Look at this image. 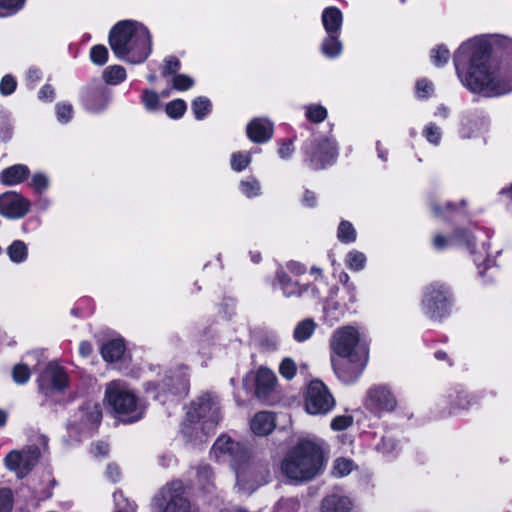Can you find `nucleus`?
I'll return each mask as SVG.
<instances>
[{"mask_svg": "<svg viewBox=\"0 0 512 512\" xmlns=\"http://www.w3.org/2000/svg\"><path fill=\"white\" fill-rule=\"evenodd\" d=\"M492 44L483 38L463 42L455 51L453 63L463 85L472 93L495 98L512 92V63L492 69Z\"/></svg>", "mask_w": 512, "mask_h": 512, "instance_id": "obj_1", "label": "nucleus"}, {"mask_svg": "<svg viewBox=\"0 0 512 512\" xmlns=\"http://www.w3.org/2000/svg\"><path fill=\"white\" fill-rule=\"evenodd\" d=\"M108 43L114 56L131 64H141L152 52L149 29L135 20H121L109 31Z\"/></svg>", "mask_w": 512, "mask_h": 512, "instance_id": "obj_2", "label": "nucleus"}, {"mask_svg": "<svg viewBox=\"0 0 512 512\" xmlns=\"http://www.w3.org/2000/svg\"><path fill=\"white\" fill-rule=\"evenodd\" d=\"M217 458L230 457L234 461L236 485L244 493H251L267 481L268 471L250 458L248 450L228 436H220L212 447Z\"/></svg>", "mask_w": 512, "mask_h": 512, "instance_id": "obj_3", "label": "nucleus"}, {"mask_svg": "<svg viewBox=\"0 0 512 512\" xmlns=\"http://www.w3.org/2000/svg\"><path fill=\"white\" fill-rule=\"evenodd\" d=\"M321 447L309 439H300L280 462V473L288 481L303 483L318 476L323 468Z\"/></svg>", "mask_w": 512, "mask_h": 512, "instance_id": "obj_4", "label": "nucleus"}, {"mask_svg": "<svg viewBox=\"0 0 512 512\" xmlns=\"http://www.w3.org/2000/svg\"><path fill=\"white\" fill-rule=\"evenodd\" d=\"M219 420L217 398L211 394H203L191 402L183 432L191 441L202 442L213 431Z\"/></svg>", "mask_w": 512, "mask_h": 512, "instance_id": "obj_5", "label": "nucleus"}, {"mask_svg": "<svg viewBox=\"0 0 512 512\" xmlns=\"http://www.w3.org/2000/svg\"><path fill=\"white\" fill-rule=\"evenodd\" d=\"M341 287L337 285L327 286L326 295L322 292V303L325 317L337 320L344 317L346 312L352 313L351 306L356 302V288L350 281V276L341 271L338 277Z\"/></svg>", "mask_w": 512, "mask_h": 512, "instance_id": "obj_6", "label": "nucleus"}, {"mask_svg": "<svg viewBox=\"0 0 512 512\" xmlns=\"http://www.w3.org/2000/svg\"><path fill=\"white\" fill-rule=\"evenodd\" d=\"M105 396L121 421L135 422L142 418L144 406L123 381L110 382L106 387Z\"/></svg>", "mask_w": 512, "mask_h": 512, "instance_id": "obj_7", "label": "nucleus"}, {"mask_svg": "<svg viewBox=\"0 0 512 512\" xmlns=\"http://www.w3.org/2000/svg\"><path fill=\"white\" fill-rule=\"evenodd\" d=\"M303 162L318 171L333 165L338 158V144L328 136H313L301 146Z\"/></svg>", "mask_w": 512, "mask_h": 512, "instance_id": "obj_8", "label": "nucleus"}, {"mask_svg": "<svg viewBox=\"0 0 512 512\" xmlns=\"http://www.w3.org/2000/svg\"><path fill=\"white\" fill-rule=\"evenodd\" d=\"M455 298L451 288L442 282H433L425 286L421 300L424 314L432 320H441L451 316Z\"/></svg>", "mask_w": 512, "mask_h": 512, "instance_id": "obj_9", "label": "nucleus"}, {"mask_svg": "<svg viewBox=\"0 0 512 512\" xmlns=\"http://www.w3.org/2000/svg\"><path fill=\"white\" fill-rule=\"evenodd\" d=\"M329 347L331 355L336 358L369 355V343L351 325L335 330L329 340Z\"/></svg>", "mask_w": 512, "mask_h": 512, "instance_id": "obj_10", "label": "nucleus"}, {"mask_svg": "<svg viewBox=\"0 0 512 512\" xmlns=\"http://www.w3.org/2000/svg\"><path fill=\"white\" fill-rule=\"evenodd\" d=\"M156 512H193V506L181 481L163 486L153 498Z\"/></svg>", "mask_w": 512, "mask_h": 512, "instance_id": "obj_11", "label": "nucleus"}, {"mask_svg": "<svg viewBox=\"0 0 512 512\" xmlns=\"http://www.w3.org/2000/svg\"><path fill=\"white\" fill-rule=\"evenodd\" d=\"M335 406V399L327 386L319 380L309 383L304 396V407L310 415H325Z\"/></svg>", "mask_w": 512, "mask_h": 512, "instance_id": "obj_12", "label": "nucleus"}, {"mask_svg": "<svg viewBox=\"0 0 512 512\" xmlns=\"http://www.w3.org/2000/svg\"><path fill=\"white\" fill-rule=\"evenodd\" d=\"M111 99V90L99 79H93L80 91L82 106L89 112L104 111Z\"/></svg>", "mask_w": 512, "mask_h": 512, "instance_id": "obj_13", "label": "nucleus"}, {"mask_svg": "<svg viewBox=\"0 0 512 512\" xmlns=\"http://www.w3.org/2000/svg\"><path fill=\"white\" fill-rule=\"evenodd\" d=\"M331 365L337 378L344 384L355 383L365 370L369 355L336 358L330 356Z\"/></svg>", "mask_w": 512, "mask_h": 512, "instance_id": "obj_14", "label": "nucleus"}, {"mask_svg": "<svg viewBox=\"0 0 512 512\" xmlns=\"http://www.w3.org/2000/svg\"><path fill=\"white\" fill-rule=\"evenodd\" d=\"M429 205L435 218H440L448 223L467 221L470 218L468 203L465 199L459 202L447 201L444 204L431 201Z\"/></svg>", "mask_w": 512, "mask_h": 512, "instance_id": "obj_15", "label": "nucleus"}, {"mask_svg": "<svg viewBox=\"0 0 512 512\" xmlns=\"http://www.w3.org/2000/svg\"><path fill=\"white\" fill-rule=\"evenodd\" d=\"M275 279L283 295L286 297H300L303 295V293L310 292L311 296L314 299H317L319 302L320 299H322V292L320 291V287L318 285H301L283 269L277 270Z\"/></svg>", "mask_w": 512, "mask_h": 512, "instance_id": "obj_16", "label": "nucleus"}, {"mask_svg": "<svg viewBox=\"0 0 512 512\" xmlns=\"http://www.w3.org/2000/svg\"><path fill=\"white\" fill-rule=\"evenodd\" d=\"M31 208L30 201L13 191L0 194V215L8 219L23 218Z\"/></svg>", "mask_w": 512, "mask_h": 512, "instance_id": "obj_17", "label": "nucleus"}, {"mask_svg": "<svg viewBox=\"0 0 512 512\" xmlns=\"http://www.w3.org/2000/svg\"><path fill=\"white\" fill-rule=\"evenodd\" d=\"M68 382V377L62 367L55 363H49L38 379L39 390L45 395L54 391H63Z\"/></svg>", "mask_w": 512, "mask_h": 512, "instance_id": "obj_18", "label": "nucleus"}, {"mask_svg": "<svg viewBox=\"0 0 512 512\" xmlns=\"http://www.w3.org/2000/svg\"><path fill=\"white\" fill-rule=\"evenodd\" d=\"M188 387V381L184 374L167 375L161 383H148L147 392L151 393L153 398L165 402V399H161V395L186 392Z\"/></svg>", "mask_w": 512, "mask_h": 512, "instance_id": "obj_19", "label": "nucleus"}, {"mask_svg": "<svg viewBox=\"0 0 512 512\" xmlns=\"http://www.w3.org/2000/svg\"><path fill=\"white\" fill-rule=\"evenodd\" d=\"M397 401L385 386L371 388L366 397V406L373 413L390 412L395 409Z\"/></svg>", "mask_w": 512, "mask_h": 512, "instance_id": "obj_20", "label": "nucleus"}, {"mask_svg": "<svg viewBox=\"0 0 512 512\" xmlns=\"http://www.w3.org/2000/svg\"><path fill=\"white\" fill-rule=\"evenodd\" d=\"M274 125L265 118H253L246 127V135L250 141L263 144L272 139Z\"/></svg>", "mask_w": 512, "mask_h": 512, "instance_id": "obj_21", "label": "nucleus"}, {"mask_svg": "<svg viewBox=\"0 0 512 512\" xmlns=\"http://www.w3.org/2000/svg\"><path fill=\"white\" fill-rule=\"evenodd\" d=\"M74 417L72 425L84 429H94L102 418L101 407L98 403L87 402Z\"/></svg>", "mask_w": 512, "mask_h": 512, "instance_id": "obj_22", "label": "nucleus"}, {"mask_svg": "<svg viewBox=\"0 0 512 512\" xmlns=\"http://www.w3.org/2000/svg\"><path fill=\"white\" fill-rule=\"evenodd\" d=\"M29 175L30 170L27 165L14 164L2 170L0 182L4 186H13L26 181Z\"/></svg>", "mask_w": 512, "mask_h": 512, "instance_id": "obj_23", "label": "nucleus"}, {"mask_svg": "<svg viewBox=\"0 0 512 512\" xmlns=\"http://www.w3.org/2000/svg\"><path fill=\"white\" fill-rule=\"evenodd\" d=\"M321 20L326 33L340 34L343 24V13L336 6L324 8Z\"/></svg>", "mask_w": 512, "mask_h": 512, "instance_id": "obj_24", "label": "nucleus"}, {"mask_svg": "<svg viewBox=\"0 0 512 512\" xmlns=\"http://www.w3.org/2000/svg\"><path fill=\"white\" fill-rule=\"evenodd\" d=\"M353 506L348 496L331 494L322 500L321 512H352Z\"/></svg>", "mask_w": 512, "mask_h": 512, "instance_id": "obj_25", "label": "nucleus"}, {"mask_svg": "<svg viewBox=\"0 0 512 512\" xmlns=\"http://www.w3.org/2000/svg\"><path fill=\"white\" fill-rule=\"evenodd\" d=\"M251 430L259 436H266L275 428V418L270 412L257 413L250 422Z\"/></svg>", "mask_w": 512, "mask_h": 512, "instance_id": "obj_26", "label": "nucleus"}, {"mask_svg": "<svg viewBox=\"0 0 512 512\" xmlns=\"http://www.w3.org/2000/svg\"><path fill=\"white\" fill-rule=\"evenodd\" d=\"M321 45V53L329 59L338 58L343 51V44L340 41V34L326 33Z\"/></svg>", "mask_w": 512, "mask_h": 512, "instance_id": "obj_27", "label": "nucleus"}, {"mask_svg": "<svg viewBox=\"0 0 512 512\" xmlns=\"http://www.w3.org/2000/svg\"><path fill=\"white\" fill-rule=\"evenodd\" d=\"M125 350L126 347L124 340L121 338H116L106 342L102 346L101 354L105 361L116 362L123 357Z\"/></svg>", "mask_w": 512, "mask_h": 512, "instance_id": "obj_28", "label": "nucleus"}, {"mask_svg": "<svg viewBox=\"0 0 512 512\" xmlns=\"http://www.w3.org/2000/svg\"><path fill=\"white\" fill-rule=\"evenodd\" d=\"M276 376L270 369L260 368L256 375L257 394L267 395L275 386Z\"/></svg>", "mask_w": 512, "mask_h": 512, "instance_id": "obj_29", "label": "nucleus"}, {"mask_svg": "<svg viewBox=\"0 0 512 512\" xmlns=\"http://www.w3.org/2000/svg\"><path fill=\"white\" fill-rule=\"evenodd\" d=\"M483 117L477 112H469L461 120L460 132L463 137L470 138L480 128Z\"/></svg>", "mask_w": 512, "mask_h": 512, "instance_id": "obj_30", "label": "nucleus"}, {"mask_svg": "<svg viewBox=\"0 0 512 512\" xmlns=\"http://www.w3.org/2000/svg\"><path fill=\"white\" fill-rule=\"evenodd\" d=\"M452 244L464 246L467 249L475 247V237L472 231L465 227H455L451 234Z\"/></svg>", "mask_w": 512, "mask_h": 512, "instance_id": "obj_31", "label": "nucleus"}, {"mask_svg": "<svg viewBox=\"0 0 512 512\" xmlns=\"http://www.w3.org/2000/svg\"><path fill=\"white\" fill-rule=\"evenodd\" d=\"M105 85H119L126 80V70L121 65H111L104 69L102 74Z\"/></svg>", "mask_w": 512, "mask_h": 512, "instance_id": "obj_32", "label": "nucleus"}, {"mask_svg": "<svg viewBox=\"0 0 512 512\" xmlns=\"http://www.w3.org/2000/svg\"><path fill=\"white\" fill-rule=\"evenodd\" d=\"M95 304L92 298H80L71 309V315L75 318H89L93 315Z\"/></svg>", "mask_w": 512, "mask_h": 512, "instance_id": "obj_33", "label": "nucleus"}, {"mask_svg": "<svg viewBox=\"0 0 512 512\" xmlns=\"http://www.w3.org/2000/svg\"><path fill=\"white\" fill-rule=\"evenodd\" d=\"M191 109L196 120H203L212 111V103L205 96H198L191 102Z\"/></svg>", "mask_w": 512, "mask_h": 512, "instance_id": "obj_34", "label": "nucleus"}, {"mask_svg": "<svg viewBox=\"0 0 512 512\" xmlns=\"http://www.w3.org/2000/svg\"><path fill=\"white\" fill-rule=\"evenodd\" d=\"M9 259L14 263H22L28 258V248L24 241L14 240L7 247Z\"/></svg>", "mask_w": 512, "mask_h": 512, "instance_id": "obj_35", "label": "nucleus"}, {"mask_svg": "<svg viewBox=\"0 0 512 512\" xmlns=\"http://www.w3.org/2000/svg\"><path fill=\"white\" fill-rule=\"evenodd\" d=\"M337 239L343 244H351L356 241L357 231L350 221H340L337 228Z\"/></svg>", "mask_w": 512, "mask_h": 512, "instance_id": "obj_36", "label": "nucleus"}, {"mask_svg": "<svg viewBox=\"0 0 512 512\" xmlns=\"http://www.w3.org/2000/svg\"><path fill=\"white\" fill-rule=\"evenodd\" d=\"M237 300L231 296H223L217 305V315L223 319H231L236 316Z\"/></svg>", "mask_w": 512, "mask_h": 512, "instance_id": "obj_37", "label": "nucleus"}, {"mask_svg": "<svg viewBox=\"0 0 512 512\" xmlns=\"http://www.w3.org/2000/svg\"><path fill=\"white\" fill-rule=\"evenodd\" d=\"M187 111V104L186 102L181 99L177 98L174 99L165 105V113L166 115L173 120H178L184 116V114Z\"/></svg>", "mask_w": 512, "mask_h": 512, "instance_id": "obj_38", "label": "nucleus"}, {"mask_svg": "<svg viewBox=\"0 0 512 512\" xmlns=\"http://www.w3.org/2000/svg\"><path fill=\"white\" fill-rule=\"evenodd\" d=\"M140 100L144 108L149 112H155L161 107L159 94L154 90L144 89L141 93Z\"/></svg>", "mask_w": 512, "mask_h": 512, "instance_id": "obj_39", "label": "nucleus"}, {"mask_svg": "<svg viewBox=\"0 0 512 512\" xmlns=\"http://www.w3.org/2000/svg\"><path fill=\"white\" fill-rule=\"evenodd\" d=\"M315 329V322H298L293 330V338L297 342H304L312 337Z\"/></svg>", "mask_w": 512, "mask_h": 512, "instance_id": "obj_40", "label": "nucleus"}, {"mask_svg": "<svg viewBox=\"0 0 512 512\" xmlns=\"http://www.w3.org/2000/svg\"><path fill=\"white\" fill-rule=\"evenodd\" d=\"M327 116V109L320 104H309L305 106V117L311 123H321Z\"/></svg>", "mask_w": 512, "mask_h": 512, "instance_id": "obj_41", "label": "nucleus"}, {"mask_svg": "<svg viewBox=\"0 0 512 512\" xmlns=\"http://www.w3.org/2000/svg\"><path fill=\"white\" fill-rule=\"evenodd\" d=\"M430 59L434 66L438 68L444 67L450 59V52L446 45L439 44L434 47L431 50Z\"/></svg>", "mask_w": 512, "mask_h": 512, "instance_id": "obj_42", "label": "nucleus"}, {"mask_svg": "<svg viewBox=\"0 0 512 512\" xmlns=\"http://www.w3.org/2000/svg\"><path fill=\"white\" fill-rule=\"evenodd\" d=\"M239 190L247 198H254L260 194L261 187L259 181L254 176H250L240 181Z\"/></svg>", "mask_w": 512, "mask_h": 512, "instance_id": "obj_43", "label": "nucleus"}, {"mask_svg": "<svg viewBox=\"0 0 512 512\" xmlns=\"http://www.w3.org/2000/svg\"><path fill=\"white\" fill-rule=\"evenodd\" d=\"M251 161L252 157L249 152H234L230 159L231 169L235 172H241L250 165Z\"/></svg>", "mask_w": 512, "mask_h": 512, "instance_id": "obj_44", "label": "nucleus"}, {"mask_svg": "<svg viewBox=\"0 0 512 512\" xmlns=\"http://www.w3.org/2000/svg\"><path fill=\"white\" fill-rule=\"evenodd\" d=\"M26 0H0V16H12L21 11Z\"/></svg>", "mask_w": 512, "mask_h": 512, "instance_id": "obj_45", "label": "nucleus"}, {"mask_svg": "<svg viewBox=\"0 0 512 512\" xmlns=\"http://www.w3.org/2000/svg\"><path fill=\"white\" fill-rule=\"evenodd\" d=\"M356 465L354 462L347 458H337L333 463L332 474L336 477H344L349 475Z\"/></svg>", "mask_w": 512, "mask_h": 512, "instance_id": "obj_46", "label": "nucleus"}, {"mask_svg": "<svg viewBox=\"0 0 512 512\" xmlns=\"http://www.w3.org/2000/svg\"><path fill=\"white\" fill-rule=\"evenodd\" d=\"M345 262L349 269L353 271H360L365 267L366 256L358 250H352L347 253Z\"/></svg>", "mask_w": 512, "mask_h": 512, "instance_id": "obj_47", "label": "nucleus"}, {"mask_svg": "<svg viewBox=\"0 0 512 512\" xmlns=\"http://www.w3.org/2000/svg\"><path fill=\"white\" fill-rule=\"evenodd\" d=\"M89 56L92 63L103 66L108 61L109 52L105 45L97 44L91 47Z\"/></svg>", "mask_w": 512, "mask_h": 512, "instance_id": "obj_48", "label": "nucleus"}, {"mask_svg": "<svg viewBox=\"0 0 512 512\" xmlns=\"http://www.w3.org/2000/svg\"><path fill=\"white\" fill-rule=\"evenodd\" d=\"M23 455V474L25 475L32 467L36 465L40 458V452L37 447H29L21 452Z\"/></svg>", "mask_w": 512, "mask_h": 512, "instance_id": "obj_49", "label": "nucleus"}, {"mask_svg": "<svg viewBox=\"0 0 512 512\" xmlns=\"http://www.w3.org/2000/svg\"><path fill=\"white\" fill-rule=\"evenodd\" d=\"M23 455L19 451H11L5 457V465L8 469L17 471L18 474L23 476Z\"/></svg>", "mask_w": 512, "mask_h": 512, "instance_id": "obj_50", "label": "nucleus"}, {"mask_svg": "<svg viewBox=\"0 0 512 512\" xmlns=\"http://www.w3.org/2000/svg\"><path fill=\"white\" fill-rule=\"evenodd\" d=\"M194 86L192 77L186 74H176L172 78V88L176 91H187Z\"/></svg>", "mask_w": 512, "mask_h": 512, "instance_id": "obj_51", "label": "nucleus"}, {"mask_svg": "<svg viewBox=\"0 0 512 512\" xmlns=\"http://www.w3.org/2000/svg\"><path fill=\"white\" fill-rule=\"evenodd\" d=\"M18 83L12 74L4 75L0 80V94L4 97L12 95L17 89Z\"/></svg>", "mask_w": 512, "mask_h": 512, "instance_id": "obj_52", "label": "nucleus"}, {"mask_svg": "<svg viewBox=\"0 0 512 512\" xmlns=\"http://www.w3.org/2000/svg\"><path fill=\"white\" fill-rule=\"evenodd\" d=\"M301 504L296 498H285L278 501L274 512H299Z\"/></svg>", "mask_w": 512, "mask_h": 512, "instance_id": "obj_53", "label": "nucleus"}, {"mask_svg": "<svg viewBox=\"0 0 512 512\" xmlns=\"http://www.w3.org/2000/svg\"><path fill=\"white\" fill-rule=\"evenodd\" d=\"M422 133L426 140L433 145H438L441 141V129L433 122L428 123Z\"/></svg>", "mask_w": 512, "mask_h": 512, "instance_id": "obj_54", "label": "nucleus"}, {"mask_svg": "<svg viewBox=\"0 0 512 512\" xmlns=\"http://www.w3.org/2000/svg\"><path fill=\"white\" fill-rule=\"evenodd\" d=\"M181 69V62L175 56H169L164 59V65L162 67L161 74L163 77H167L169 75H176L178 71Z\"/></svg>", "mask_w": 512, "mask_h": 512, "instance_id": "obj_55", "label": "nucleus"}, {"mask_svg": "<svg viewBox=\"0 0 512 512\" xmlns=\"http://www.w3.org/2000/svg\"><path fill=\"white\" fill-rule=\"evenodd\" d=\"M431 243L432 247L436 251H444L449 247L453 246L451 235H444L443 233L440 232L434 234Z\"/></svg>", "mask_w": 512, "mask_h": 512, "instance_id": "obj_56", "label": "nucleus"}, {"mask_svg": "<svg viewBox=\"0 0 512 512\" xmlns=\"http://www.w3.org/2000/svg\"><path fill=\"white\" fill-rule=\"evenodd\" d=\"M113 498L117 507L116 512H136V504L125 499L122 492H115Z\"/></svg>", "mask_w": 512, "mask_h": 512, "instance_id": "obj_57", "label": "nucleus"}, {"mask_svg": "<svg viewBox=\"0 0 512 512\" xmlns=\"http://www.w3.org/2000/svg\"><path fill=\"white\" fill-rule=\"evenodd\" d=\"M57 119L61 123H67L72 119L73 107L69 103L60 102L55 106Z\"/></svg>", "mask_w": 512, "mask_h": 512, "instance_id": "obj_58", "label": "nucleus"}, {"mask_svg": "<svg viewBox=\"0 0 512 512\" xmlns=\"http://www.w3.org/2000/svg\"><path fill=\"white\" fill-rule=\"evenodd\" d=\"M434 91V87L431 81L426 78H422L416 82V94L420 99L429 98Z\"/></svg>", "mask_w": 512, "mask_h": 512, "instance_id": "obj_59", "label": "nucleus"}, {"mask_svg": "<svg viewBox=\"0 0 512 512\" xmlns=\"http://www.w3.org/2000/svg\"><path fill=\"white\" fill-rule=\"evenodd\" d=\"M297 366L291 358H285L279 366V373L287 380H291L296 374Z\"/></svg>", "mask_w": 512, "mask_h": 512, "instance_id": "obj_60", "label": "nucleus"}, {"mask_svg": "<svg viewBox=\"0 0 512 512\" xmlns=\"http://www.w3.org/2000/svg\"><path fill=\"white\" fill-rule=\"evenodd\" d=\"M12 377L17 384H24L30 379V370L24 364H17L12 370Z\"/></svg>", "mask_w": 512, "mask_h": 512, "instance_id": "obj_61", "label": "nucleus"}, {"mask_svg": "<svg viewBox=\"0 0 512 512\" xmlns=\"http://www.w3.org/2000/svg\"><path fill=\"white\" fill-rule=\"evenodd\" d=\"M295 138H284L279 141L278 154L282 159H289L294 152Z\"/></svg>", "mask_w": 512, "mask_h": 512, "instance_id": "obj_62", "label": "nucleus"}, {"mask_svg": "<svg viewBox=\"0 0 512 512\" xmlns=\"http://www.w3.org/2000/svg\"><path fill=\"white\" fill-rule=\"evenodd\" d=\"M13 507V494L8 488L0 489V512H11Z\"/></svg>", "mask_w": 512, "mask_h": 512, "instance_id": "obj_63", "label": "nucleus"}, {"mask_svg": "<svg viewBox=\"0 0 512 512\" xmlns=\"http://www.w3.org/2000/svg\"><path fill=\"white\" fill-rule=\"evenodd\" d=\"M353 424V417L350 415L336 416L331 421V428L334 431H342L349 428Z\"/></svg>", "mask_w": 512, "mask_h": 512, "instance_id": "obj_64", "label": "nucleus"}]
</instances>
